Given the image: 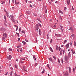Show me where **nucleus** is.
<instances>
[{"instance_id":"1","label":"nucleus","mask_w":76,"mask_h":76,"mask_svg":"<svg viewBox=\"0 0 76 76\" xmlns=\"http://www.w3.org/2000/svg\"><path fill=\"white\" fill-rule=\"evenodd\" d=\"M65 61H68L69 60V57L67 56H65L64 57Z\"/></svg>"},{"instance_id":"2","label":"nucleus","mask_w":76,"mask_h":76,"mask_svg":"<svg viewBox=\"0 0 76 76\" xmlns=\"http://www.w3.org/2000/svg\"><path fill=\"white\" fill-rule=\"evenodd\" d=\"M10 16L11 17V20L13 22H15V19L14 18V16L12 15H10Z\"/></svg>"},{"instance_id":"3","label":"nucleus","mask_w":76,"mask_h":76,"mask_svg":"<svg viewBox=\"0 0 76 76\" xmlns=\"http://www.w3.org/2000/svg\"><path fill=\"white\" fill-rule=\"evenodd\" d=\"M69 72L67 71L65 72V73L64 74V76H69Z\"/></svg>"},{"instance_id":"4","label":"nucleus","mask_w":76,"mask_h":76,"mask_svg":"<svg viewBox=\"0 0 76 76\" xmlns=\"http://www.w3.org/2000/svg\"><path fill=\"white\" fill-rule=\"evenodd\" d=\"M7 58H8V60H11V58H12V56H11V55H10L9 56H8V57H7Z\"/></svg>"},{"instance_id":"5","label":"nucleus","mask_w":76,"mask_h":76,"mask_svg":"<svg viewBox=\"0 0 76 76\" xmlns=\"http://www.w3.org/2000/svg\"><path fill=\"white\" fill-rule=\"evenodd\" d=\"M69 44H70V43H68L66 46V49H67L69 48Z\"/></svg>"},{"instance_id":"6","label":"nucleus","mask_w":76,"mask_h":76,"mask_svg":"<svg viewBox=\"0 0 76 76\" xmlns=\"http://www.w3.org/2000/svg\"><path fill=\"white\" fill-rule=\"evenodd\" d=\"M3 35L4 36V37H5V38H7V35L5 33L3 34Z\"/></svg>"},{"instance_id":"7","label":"nucleus","mask_w":76,"mask_h":76,"mask_svg":"<svg viewBox=\"0 0 76 76\" xmlns=\"http://www.w3.org/2000/svg\"><path fill=\"white\" fill-rule=\"evenodd\" d=\"M69 69V73L70 74L71 73V71H72V69L71 68H70V66H69L68 67Z\"/></svg>"},{"instance_id":"8","label":"nucleus","mask_w":76,"mask_h":76,"mask_svg":"<svg viewBox=\"0 0 76 76\" xmlns=\"http://www.w3.org/2000/svg\"><path fill=\"white\" fill-rule=\"evenodd\" d=\"M0 30L2 31H5V28H0Z\"/></svg>"},{"instance_id":"9","label":"nucleus","mask_w":76,"mask_h":76,"mask_svg":"<svg viewBox=\"0 0 76 76\" xmlns=\"http://www.w3.org/2000/svg\"><path fill=\"white\" fill-rule=\"evenodd\" d=\"M49 60L50 61H51V62H52V63H53V60H52V58H49Z\"/></svg>"},{"instance_id":"10","label":"nucleus","mask_w":76,"mask_h":76,"mask_svg":"<svg viewBox=\"0 0 76 76\" xmlns=\"http://www.w3.org/2000/svg\"><path fill=\"white\" fill-rule=\"evenodd\" d=\"M71 51L72 54H74L75 53V52L74 51V50L73 49L71 50Z\"/></svg>"},{"instance_id":"11","label":"nucleus","mask_w":76,"mask_h":76,"mask_svg":"<svg viewBox=\"0 0 76 76\" xmlns=\"http://www.w3.org/2000/svg\"><path fill=\"white\" fill-rule=\"evenodd\" d=\"M23 69L24 72H27V70H26V69L25 67V66H23Z\"/></svg>"},{"instance_id":"12","label":"nucleus","mask_w":76,"mask_h":76,"mask_svg":"<svg viewBox=\"0 0 76 76\" xmlns=\"http://www.w3.org/2000/svg\"><path fill=\"white\" fill-rule=\"evenodd\" d=\"M6 38H5V37H2V40H3L4 41H5V40H6V39H5Z\"/></svg>"},{"instance_id":"13","label":"nucleus","mask_w":76,"mask_h":76,"mask_svg":"<svg viewBox=\"0 0 76 76\" xmlns=\"http://www.w3.org/2000/svg\"><path fill=\"white\" fill-rule=\"evenodd\" d=\"M62 51H63V50H61V51L60 52V54L61 56L62 55Z\"/></svg>"},{"instance_id":"14","label":"nucleus","mask_w":76,"mask_h":76,"mask_svg":"<svg viewBox=\"0 0 76 76\" xmlns=\"http://www.w3.org/2000/svg\"><path fill=\"white\" fill-rule=\"evenodd\" d=\"M15 27H16V31H18V27L16 25H15Z\"/></svg>"},{"instance_id":"15","label":"nucleus","mask_w":76,"mask_h":76,"mask_svg":"<svg viewBox=\"0 0 76 76\" xmlns=\"http://www.w3.org/2000/svg\"><path fill=\"white\" fill-rule=\"evenodd\" d=\"M67 3L68 5L70 4V0H67Z\"/></svg>"},{"instance_id":"16","label":"nucleus","mask_w":76,"mask_h":76,"mask_svg":"<svg viewBox=\"0 0 76 76\" xmlns=\"http://www.w3.org/2000/svg\"><path fill=\"white\" fill-rule=\"evenodd\" d=\"M7 16L8 18H10V16L9 15V13L8 12H7Z\"/></svg>"},{"instance_id":"17","label":"nucleus","mask_w":76,"mask_h":76,"mask_svg":"<svg viewBox=\"0 0 76 76\" xmlns=\"http://www.w3.org/2000/svg\"><path fill=\"white\" fill-rule=\"evenodd\" d=\"M36 28H39V25L37 24L36 25Z\"/></svg>"},{"instance_id":"18","label":"nucleus","mask_w":76,"mask_h":76,"mask_svg":"<svg viewBox=\"0 0 76 76\" xmlns=\"http://www.w3.org/2000/svg\"><path fill=\"white\" fill-rule=\"evenodd\" d=\"M8 50L9 51H12V49L11 48H9Z\"/></svg>"},{"instance_id":"19","label":"nucleus","mask_w":76,"mask_h":76,"mask_svg":"<svg viewBox=\"0 0 76 76\" xmlns=\"http://www.w3.org/2000/svg\"><path fill=\"white\" fill-rule=\"evenodd\" d=\"M33 58L34 59V60L35 61L36 60V58H35V55H33Z\"/></svg>"},{"instance_id":"20","label":"nucleus","mask_w":76,"mask_h":76,"mask_svg":"<svg viewBox=\"0 0 76 76\" xmlns=\"http://www.w3.org/2000/svg\"><path fill=\"white\" fill-rule=\"evenodd\" d=\"M26 12L27 13H28V14H29L30 13V11H28Z\"/></svg>"},{"instance_id":"21","label":"nucleus","mask_w":76,"mask_h":76,"mask_svg":"<svg viewBox=\"0 0 76 76\" xmlns=\"http://www.w3.org/2000/svg\"><path fill=\"white\" fill-rule=\"evenodd\" d=\"M39 34L40 35H41V29H39Z\"/></svg>"},{"instance_id":"22","label":"nucleus","mask_w":76,"mask_h":76,"mask_svg":"<svg viewBox=\"0 0 76 76\" xmlns=\"http://www.w3.org/2000/svg\"><path fill=\"white\" fill-rule=\"evenodd\" d=\"M50 50L52 52H53V49H52V48H51V47H50Z\"/></svg>"},{"instance_id":"23","label":"nucleus","mask_w":76,"mask_h":76,"mask_svg":"<svg viewBox=\"0 0 76 76\" xmlns=\"http://www.w3.org/2000/svg\"><path fill=\"white\" fill-rule=\"evenodd\" d=\"M56 50L57 51L58 50V46H56Z\"/></svg>"},{"instance_id":"24","label":"nucleus","mask_w":76,"mask_h":76,"mask_svg":"<svg viewBox=\"0 0 76 76\" xmlns=\"http://www.w3.org/2000/svg\"><path fill=\"white\" fill-rule=\"evenodd\" d=\"M59 12L60 13H61L62 14H63V12L61 10H60L59 11Z\"/></svg>"},{"instance_id":"25","label":"nucleus","mask_w":76,"mask_h":76,"mask_svg":"<svg viewBox=\"0 0 76 76\" xmlns=\"http://www.w3.org/2000/svg\"><path fill=\"white\" fill-rule=\"evenodd\" d=\"M68 56L69 57V58H70V52H69L68 54Z\"/></svg>"},{"instance_id":"26","label":"nucleus","mask_w":76,"mask_h":76,"mask_svg":"<svg viewBox=\"0 0 76 76\" xmlns=\"http://www.w3.org/2000/svg\"><path fill=\"white\" fill-rule=\"evenodd\" d=\"M43 70L42 71V73H44V72H45V70L44 69H43Z\"/></svg>"},{"instance_id":"27","label":"nucleus","mask_w":76,"mask_h":76,"mask_svg":"<svg viewBox=\"0 0 76 76\" xmlns=\"http://www.w3.org/2000/svg\"><path fill=\"white\" fill-rule=\"evenodd\" d=\"M12 73H13V71H12L10 72V75H11V76H12Z\"/></svg>"},{"instance_id":"28","label":"nucleus","mask_w":76,"mask_h":76,"mask_svg":"<svg viewBox=\"0 0 76 76\" xmlns=\"http://www.w3.org/2000/svg\"><path fill=\"white\" fill-rule=\"evenodd\" d=\"M19 3H20V2H18V3L16 2H15V4H19Z\"/></svg>"},{"instance_id":"29","label":"nucleus","mask_w":76,"mask_h":76,"mask_svg":"<svg viewBox=\"0 0 76 76\" xmlns=\"http://www.w3.org/2000/svg\"><path fill=\"white\" fill-rule=\"evenodd\" d=\"M47 66L49 68V69H50V67H49V65L48 64H47Z\"/></svg>"},{"instance_id":"30","label":"nucleus","mask_w":76,"mask_h":76,"mask_svg":"<svg viewBox=\"0 0 76 76\" xmlns=\"http://www.w3.org/2000/svg\"><path fill=\"white\" fill-rule=\"evenodd\" d=\"M53 58H54V60H56V57L55 56H53Z\"/></svg>"},{"instance_id":"31","label":"nucleus","mask_w":76,"mask_h":76,"mask_svg":"<svg viewBox=\"0 0 76 76\" xmlns=\"http://www.w3.org/2000/svg\"><path fill=\"white\" fill-rule=\"evenodd\" d=\"M58 63H60V60H59V59H58Z\"/></svg>"},{"instance_id":"32","label":"nucleus","mask_w":76,"mask_h":76,"mask_svg":"<svg viewBox=\"0 0 76 76\" xmlns=\"http://www.w3.org/2000/svg\"><path fill=\"white\" fill-rule=\"evenodd\" d=\"M15 76H20V75H17V74H16L15 73Z\"/></svg>"},{"instance_id":"33","label":"nucleus","mask_w":76,"mask_h":76,"mask_svg":"<svg viewBox=\"0 0 76 76\" xmlns=\"http://www.w3.org/2000/svg\"><path fill=\"white\" fill-rule=\"evenodd\" d=\"M16 34H17L18 36V37L19 36V34L18 33H16Z\"/></svg>"},{"instance_id":"34","label":"nucleus","mask_w":76,"mask_h":76,"mask_svg":"<svg viewBox=\"0 0 76 76\" xmlns=\"http://www.w3.org/2000/svg\"><path fill=\"white\" fill-rule=\"evenodd\" d=\"M50 42H53V39H51V40H50Z\"/></svg>"},{"instance_id":"35","label":"nucleus","mask_w":76,"mask_h":76,"mask_svg":"<svg viewBox=\"0 0 76 76\" xmlns=\"http://www.w3.org/2000/svg\"><path fill=\"white\" fill-rule=\"evenodd\" d=\"M58 50L59 51H60V50H61V48H60V47H59L58 48Z\"/></svg>"},{"instance_id":"36","label":"nucleus","mask_w":76,"mask_h":76,"mask_svg":"<svg viewBox=\"0 0 76 76\" xmlns=\"http://www.w3.org/2000/svg\"><path fill=\"white\" fill-rule=\"evenodd\" d=\"M22 42L23 43V44H26V42L24 41H23Z\"/></svg>"},{"instance_id":"37","label":"nucleus","mask_w":76,"mask_h":76,"mask_svg":"<svg viewBox=\"0 0 76 76\" xmlns=\"http://www.w3.org/2000/svg\"><path fill=\"white\" fill-rule=\"evenodd\" d=\"M64 10H66L67 9V8H66V7H65L64 8Z\"/></svg>"},{"instance_id":"38","label":"nucleus","mask_w":76,"mask_h":76,"mask_svg":"<svg viewBox=\"0 0 76 76\" xmlns=\"http://www.w3.org/2000/svg\"><path fill=\"white\" fill-rule=\"evenodd\" d=\"M7 72H6L5 73V75H6V76H7Z\"/></svg>"},{"instance_id":"39","label":"nucleus","mask_w":76,"mask_h":76,"mask_svg":"<svg viewBox=\"0 0 76 76\" xmlns=\"http://www.w3.org/2000/svg\"><path fill=\"white\" fill-rule=\"evenodd\" d=\"M20 31H21V28L20 27L19 30V32Z\"/></svg>"},{"instance_id":"40","label":"nucleus","mask_w":76,"mask_h":76,"mask_svg":"<svg viewBox=\"0 0 76 76\" xmlns=\"http://www.w3.org/2000/svg\"><path fill=\"white\" fill-rule=\"evenodd\" d=\"M22 33H25V32L24 31H22Z\"/></svg>"},{"instance_id":"41","label":"nucleus","mask_w":76,"mask_h":76,"mask_svg":"<svg viewBox=\"0 0 76 76\" xmlns=\"http://www.w3.org/2000/svg\"><path fill=\"white\" fill-rule=\"evenodd\" d=\"M20 63H23V61L22 60H20Z\"/></svg>"},{"instance_id":"42","label":"nucleus","mask_w":76,"mask_h":76,"mask_svg":"<svg viewBox=\"0 0 76 76\" xmlns=\"http://www.w3.org/2000/svg\"><path fill=\"white\" fill-rule=\"evenodd\" d=\"M25 41L26 42H28V40H27V39H25Z\"/></svg>"},{"instance_id":"43","label":"nucleus","mask_w":76,"mask_h":76,"mask_svg":"<svg viewBox=\"0 0 76 76\" xmlns=\"http://www.w3.org/2000/svg\"><path fill=\"white\" fill-rule=\"evenodd\" d=\"M65 50H64H64H63V54H64V52H65Z\"/></svg>"},{"instance_id":"44","label":"nucleus","mask_w":76,"mask_h":76,"mask_svg":"<svg viewBox=\"0 0 76 76\" xmlns=\"http://www.w3.org/2000/svg\"><path fill=\"white\" fill-rule=\"evenodd\" d=\"M15 68H18V67H17V66H16V65H15Z\"/></svg>"},{"instance_id":"45","label":"nucleus","mask_w":76,"mask_h":76,"mask_svg":"<svg viewBox=\"0 0 76 76\" xmlns=\"http://www.w3.org/2000/svg\"><path fill=\"white\" fill-rule=\"evenodd\" d=\"M61 61H62V63H63V59H61Z\"/></svg>"},{"instance_id":"46","label":"nucleus","mask_w":76,"mask_h":76,"mask_svg":"<svg viewBox=\"0 0 76 76\" xmlns=\"http://www.w3.org/2000/svg\"><path fill=\"white\" fill-rule=\"evenodd\" d=\"M36 31H38V29H39V28H36Z\"/></svg>"},{"instance_id":"47","label":"nucleus","mask_w":76,"mask_h":76,"mask_svg":"<svg viewBox=\"0 0 76 76\" xmlns=\"http://www.w3.org/2000/svg\"><path fill=\"white\" fill-rule=\"evenodd\" d=\"M72 9L73 10H73H74V8H73V7H72Z\"/></svg>"},{"instance_id":"48","label":"nucleus","mask_w":76,"mask_h":76,"mask_svg":"<svg viewBox=\"0 0 76 76\" xmlns=\"http://www.w3.org/2000/svg\"><path fill=\"white\" fill-rule=\"evenodd\" d=\"M66 42H67V40H65L64 41V43H66Z\"/></svg>"},{"instance_id":"49","label":"nucleus","mask_w":76,"mask_h":76,"mask_svg":"<svg viewBox=\"0 0 76 76\" xmlns=\"http://www.w3.org/2000/svg\"><path fill=\"white\" fill-rule=\"evenodd\" d=\"M39 26H40V27H42L41 25V24L39 23Z\"/></svg>"},{"instance_id":"50","label":"nucleus","mask_w":76,"mask_h":76,"mask_svg":"<svg viewBox=\"0 0 76 76\" xmlns=\"http://www.w3.org/2000/svg\"><path fill=\"white\" fill-rule=\"evenodd\" d=\"M62 29H63V27L61 26V30H62Z\"/></svg>"},{"instance_id":"51","label":"nucleus","mask_w":76,"mask_h":76,"mask_svg":"<svg viewBox=\"0 0 76 76\" xmlns=\"http://www.w3.org/2000/svg\"><path fill=\"white\" fill-rule=\"evenodd\" d=\"M38 64V63H36L35 64V65H34V66H37V64Z\"/></svg>"},{"instance_id":"52","label":"nucleus","mask_w":76,"mask_h":76,"mask_svg":"<svg viewBox=\"0 0 76 76\" xmlns=\"http://www.w3.org/2000/svg\"><path fill=\"white\" fill-rule=\"evenodd\" d=\"M21 60H25V58H22Z\"/></svg>"},{"instance_id":"53","label":"nucleus","mask_w":76,"mask_h":76,"mask_svg":"<svg viewBox=\"0 0 76 76\" xmlns=\"http://www.w3.org/2000/svg\"><path fill=\"white\" fill-rule=\"evenodd\" d=\"M74 45H76V42L74 41Z\"/></svg>"},{"instance_id":"54","label":"nucleus","mask_w":76,"mask_h":76,"mask_svg":"<svg viewBox=\"0 0 76 76\" xmlns=\"http://www.w3.org/2000/svg\"><path fill=\"white\" fill-rule=\"evenodd\" d=\"M16 61H18V58L16 59Z\"/></svg>"},{"instance_id":"55","label":"nucleus","mask_w":76,"mask_h":76,"mask_svg":"<svg viewBox=\"0 0 76 76\" xmlns=\"http://www.w3.org/2000/svg\"><path fill=\"white\" fill-rule=\"evenodd\" d=\"M30 7H32V5H30Z\"/></svg>"},{"instance_id":"56","label":"nucleus","mask_w":76,"mask_h":76,"mask_svg":"<svg viewBox=\"0 0 76 76\" xmlns=\"http://www.w3.org/2000/svg\"><path fill=\"white\" fill-rule=\"evenodd\" d=\"M28 2V0H26V2L27 3Z\"/></svg>"},{"instance_id":"57","label":"nucleus","mask_w":76,"mask_h":76,"mask_svg":"<svg viewBox=\"0 0 76 76\" xmlns=\"http://www.w3.org/2000/svg\"><path fill=\"white\" fill-rule=\"evenodd\" d=\"M17 48H19V47H20L19 46H18L17 47Z\"/></svg>"},{"instance_id":"58","label":"nucleus","mask_w":76,"mask_h":76,"mask_svg":"<svg viewBox=\"0 0 76 76\" xmlns=\"http://www.w3.org/2000/svg\"><path fill=\"white\" fill-rule=\"evenodd\" d=\"M18 41H20V38H18Z\"/></svg>"},{"instance_id":"59","label":"nucleus","mask_w":76,"mask_h":76,"mask_svg":"<svg viewBox=\"0 0 76 76\" xmlns=\"http://www.w3.org/2000/svg\"><path fill=\"white\" fill-rule=\"evenodd\" d=\"M49 38V37H48V36H47V39H48Z\"/></svg>"},{"instance_id":"60","label":"nucleus","mask_w":76,"mask_h":76,"mask_svg":"<svg viewBox=\"0 0 76 76\" xmlns=\"http://www.w3.org/2000/svg\"><path fill=\"white\" fill-rule=\"evenodd\" d=\"M2 70H0V73H1V72H2Z\"/></svg>"},{"instance_id":"61","label":"nucleus","mask_w":76,"mask_h":76,"mask_svg":"<svg viewBox=\"0 0 76 76\" xmlns=\"http://www.w3.org/2000/svg\"><path fill=\"white\" fill-rule=\"evenodd\" d=\"M58 1H56L55 2V3H58Z\"/></svg>"},{"instance_id":"62","label":"nucleus","mask_w":76,"mask_h":76,"mask_svg":"<svg viewBox=\"0 0 76 76\" xmlns=\"http://www.w3.org/2000/svg\"><path fill=\"white\" fill-rule=\"evenodd\" d=\"M20 51H21V52H22V50H20Z\"/></svg>"},{"instance_id":"63","label":"nucleus","mask_w":76,"mask_h":76,"mask_svg":"<svg viewBox=\"0 0 76 76\" xmlns=\"http://www.w3.org/2000/svg\"><path fill=\"white\" fill-rule=\"evenodd\" d=\"M73 70L74 72H75V68H73Z\"/></svg>"},{"instance_id":"64","label":"nucleus","mask_w":76,"mask_h":76,"mask_svg":"<svg viewBox=\"0 0 76 76\" xmlns=\"http://www.w3.org/2000/svg\"><path fill=\"white\" fill-rule=\"evenodd\" d=\"M47 13V10L45 11V13Z\"/></svg>"}]
</instances>
